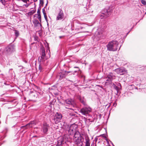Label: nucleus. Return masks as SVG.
<instances>
[{
    "label": "nucleus",
    "mask_w": 146,
    "mask_h": 146,
    "mask_svg": "<svg viewBox=\"0 0 146 146\" xmlns=\"http://www.w3.org/2000/svg\"><path fill=\"white\" fill-rule=\"evenodd\" d=\"M49 51L48 54V55H46L45 51L44 48H42L40 50V57H39L38 59V61L40 62L39 66V69L40 70V71L43 69V66L42 65V63L50 57V52L49 50Z\"/></svg>",
    "instance_id": "obj_1"
},
{
    "label": "nucleus",
    "mask_w": 146,
    "mask_h": 146,
    "mask_svg": "<svg viewBox=\"0 0 146 146\" xmlns=\"http://www.w3.org/2000/svg\"><path fill=\"white\" fill-rule=\"evenodd\" d=\"M105 26H99L94 34L93 38L94 39H96L99 40L103 38L104 33L105 32Z\"/></svg>",
    "instance_id": "obj_2"
},
{
    "label": "nucleus",
    "mask_w": 146,
    "mask_h": 146,
    "mask_svg": "<svg viewBox=\"0 0 146 146\" xmlns=\"http://www.w3.org/2000/svg\"><path fill=\"white\" fill-rule=\"evenodd\" d=\"M118 42L116 40L110 41L106 45L107 50L109 51H116L118 48Z\"/></svg>",
    "instance_id": "obj_3"
},
{
    "label": "nucleus",
    "mask_w": 146,
    "mask_h": 146,
    "mask_svg": "<svg viewBox=\"0 0 146 146\" xmlns=\"http://www.w3.org/2000/svg\"><path fill=\"white\" fill-rule=\"evenodd\" d=\"M106 80L105 82L106 85H109L112 84V81L115 78L114 74L112 72H110L107 74L105 78Z\"/></svg>",
    "instance_id": "obj_4"
},
{
    "label": "nucleus",
    "mask_w": 146,
    "mask_h": 146,
    "mask_svg": "<svg viewBox=\"0 0 146 146\" xmlns=\"http://www.w3.org/2000/svg\"><path fill=\"white\" fill-rule=\"evenodd\" d=\"M84 106V107L80 110V112L82 115L87 116L89 115V113L91 111V109L87 105Z\"/></svg>",
    "instance_id": "obj_5"
},
{
    "label": "nucleus",
    "mask_w": 146,
    "mask_h": 146,
    "mask_svg": "<svg viewBox=\"0 0 146 146\" xmlns=\"http://www.w3.org/2000/svg\"><path fill=\"white\" fill-rule=\"evenodd\" d=\"M112 11V9L110 7L108 9L105 8L102 11V15L100 16L103 17L105 18H106L111 15Z\"/></svg>",
    "instance_id": "obj_6"
},
{
    "label": "nucleus",
    "mask_w": 146,
    "mask_h": 146,
    "mask_svg": "<svg viewBox=\"0 0 146 146\" xmlns=\"http://www.w3.org/2000/svg\"><path fill=\"white\" fill-rule=\"evenodd\" d=\"M15 50V46L13 45H8L6 47L5 49V52L7 55L11 54Z\"/></svg>",
    "instance_id": "obj_7"
},
{
    "label": "nucleus",
    "mask_w": 146,
    "mask_h": 146,
    "mask_svg": "<svg viewBox=\"0 0 146 146\" xmlns=\"http://www.w3.org/2000/svg\"><path fill=\"white\" fill-rule=\"evenodd\" d=\"M68 134L70 135H73L74 133L76 131V126L74 124L71 125L70 126H68Z\"/></svg>",
    "instance_id": "obj_8"
},
{
    "label": "nucleus",
    "mask_w": 146,
    "mask_h": 146,
    "mask_svg": "<svg viewBox=\"0 0 146 146\" xmlns=\"http://www.w3.org/2000/svg\"><path fill=\"white\" fill-rule=\"evenodd\" d=\"M62 117V115L60 113H56L53 119L55 123L56 124L60 122Z\"/></svg>",
    "instance_id": "obj_9"
},
{
    "label": "nucleus",
    "mask_w": 146,
    "mask_h": 146,
    "mask_svg": "<svg viewBox=\"0 0 146 146\" xmlns=\"http://www.w3.org/2000/svg\"><path fill=\"white\" fill-rule=\"evenodd\" d=\"M50 128V126L49 124L46 123H44L42 125V127L43 133L45 134H47L48 131Z\"/></svg>",
    "instance_id": "obj_10"
},
{
    "label": "nucleus",
    "mask_w": 146,
    "mask_h": 146,
    "mask_svg": "<svg viewBox=\"0 0 146 146\" xmlns=\"http://www.w3.org/2000/svg\"><path fill=\"white\" fill-rule=\"evenodd\" d=\"M65 139L60 137L57 141L56 146H64L66 144Z\"/></svg>",
    "instance_id": "obj_11"
},
{
    "label": "nucleus",
    "mask_w": 146,
    "mask_h": 146,
    "mask_svg": "<svg viewBox=\"0 0 146 146\" xmlns=\"http://www.w3.org/2000/svg\"><path fill=\"white\" fill-rule=\"evenodd\" d=\"M64 16V15L63 11L62 9H60V11L56 18V20H62Z\"/></svg>",
    "instance_id": "obj_12"
},
{
    "label": "nucleus",
    "mask_w": 146,
    "mask_h": 146,
    "mask_svg": "<svg viewBox=\"0 0 146 146\" xmlns=\"http://www.w3.org/2000/svg\"><path fill=\"white\" fill-rule=\"evenodd\" d=\"M34 125V121L31 122L27 124L25 126H21V129L24 128L25 129H27V128L32 127Z\"/></svg>",
    "instance_id": "obj_13"
},
{
    "label": "nucleus",
    "mask_w": 146,
    "mask_h": 146,
    "mask_svg": "<svg viewBox=\"0 0 146 146\" xmlns=\"http://www.w3.org/2000/svg\"><path fill=\"white\" fill-rule=\"evenodd\" d=\"M83 138L82 137H78L77 138H74V140L75 143L77 145H79L81 143L82 144L81 145L82 146L83 143Z\"/></svg>",
    "instance_id": "obj_14"
},
{
    "label": "nucleus",
    "mask_w": 146,
    "mask_h": 146,
    "mask_svg": "<svg viewBox=\"0 0 146 146\" xmlns=\"http://www.w3.org/2000/svg\"><path fill=\"white\" fill-rule=\"evenodd\" d=\"M65 103L67 105H69L72 106H74V101L71 99H68L66 100Z\"/></svg>",
    "instance_id": "obj_15"
},
{
    "label": "nucleus",
    "mask_w": 146,
    "mask_h": 146,
    "mask_svg": "<svg viewBox=\"0 0 146 146\" xmlns=\"http://www.w3.org/2000/svg\"><path fill=\"white\" fill-rule=\"evenodd\" d=\"M58 76L60 77V80L62 79L65 78L66 76L64 70H62L61 72H60L58 74Z\"/></svg>",
    "instance_id": "obj_16"
},
{
    "label": "nucleus",
    "mask_w": 146,
    "mask_h": 146,
    "mask_svg": "<svg viewBox=\"0 0 146 146\" xmlns=\"http://www.w3.org/2000/svg\"><path fill=\"white\" fill-rule=\"evenodd\" d=\"M115 71L117 74L123 75L124 72V70L123 68H118L115 70Z\"/></svg>",
    "instance_id": "obj_17"
},
{
    "label": "nucleus",
    "mask_w": 146,
    "mask_h": 146,
    "mask_svg": "<svg viewBox=\"0 0 146 146\" xmlns=\"http://www.w3.org/2000/svg\"><path fill=\"white\" fill-rule=\"evenodd\" d=\"M33 22L35 26L37 27L39 25L41 28L42 27V25L38 21L37 19H33Z\"/></svg>",
    "instance_id": "obj_18"
},
{
    "label": "nucleus",
    "mask_w": 146,
    "mask_h": 146,
    "mask_svg": "<svg viewBox=\"0 0 146 146\" xmlns=\"http://www.w3.org/2000/svg\"><path fill=\"white\" fill-rule=\"evenodd\" d=\"M87 117L86 118L84 117V119L85 121V123H86V124L87 125H89L90 124V123L92 121V120H91L90 119H87Z\"/></svg>",
    "instance_id": "obj_19"
},
{
    "label": "nucleus",
    "mask_w": 146,
    "mask_h": 146,
    "mask_svg": "<svg viewBox=\"0 0 146 146\" xmlns=\"http://www.w3.org/2000/svg\"><path fill=\"white\" fill-rule=\"evenodd\" d=\"M74 138H77L81 137L80 132L78 131H76L74 133Z\"/></svg>",
    "instance_id": "obj_20"
},
{
    "label": "nucleus",
    "mask_w": 146,
    "mask_h": 146,
    "mask_svg": "<svg viewBox=\"0 0 146 146\" xmlns=\"http://www.w3.org/2000/svg\"><path fill=\"white\" fill-rule=\"evenodd\" d=\"M79 99L80 102L84 106L86 105L85 100L84 99V98L81 96L79 97Z\"/></svg>",
    "instance_id": "obj_21"
},
{
    "label": "nucleus",
    "mask_w": 146,
    "mask_h": 146,
    "mask_svg": "<svg viewBox=\"0 0 146 146\" xmlns=\"http://www.w3.org/2000/svg\"><path fill=\"white\" fill-rule=\"evenodd\" d=\"M112 86H113V88L115 90L117 91V93H118L121 90L120 89V88L119 87H118L117 86H116V85L114 83H112Z\"/></svg>",
    "instance_id": "obj_22"
},
{
    "label": "nucleus",
    "mask_w": 146,
    "mask_h": 146,
    "mask_svg": "<svg viewBox=\"0 0 146 146\" xmlns=\"http://www.w3.org/2000/svg\"><path fill=\"white\" fill-rule=\"evenodd\" d=\"M40 10L39 9H38L37 12L38 16L37 17L39 19L40 21L41 22V16L40 15Z\"/></svg>",
    "instance_id": "obj_23"
},
{
    "label": "nucleus",
    "mask_w": 146,
    "mask_h": 146,
    "mask_svg": "<svg viewBox=\"0 0 146 146\" xmlns=\"http://www.w3.org/2000/svg\"><path fill=\"white\" fill-rule=\"evenodd\" d=\"M86 142L85 146H90V140L87 138L86 139Z\"/></svg>",
    "instance_id": "obj_24"
},
{
    "label": "nucleus",
    "mask_w": 146,
    "mask_h": 146,
    "mask_svg": "<svg viewBox=\"0 0 146 146\" xmlns=\"http://www.w3.org/2000/svg\"><path fill=\"white\" fill-rule=\"evenodd\" d=\"M36 12V10H32L31 11L28 12V14L29 15L31 16L32 15Z\"/></svg>",
    "instance_id": "obj_25"
},
{
    "label": "nucleus",
    "mask_w": 146,
    "mask_h": 146,
    "mask_svg": "<svg viewBox=\"0 0 146 146\" xmlns=\"http://www.w3.org/2000/svg\"><path fill=\"white\" fill-rule=\"evenodd\" d=\"M19 31L17 30H15V35L16 37H18L19 36Z\"/></svg>",
    "instance_id": "obj_26"
},
{
    "label": "nucleus",
    "mask_w": 146,
    "mask_h": 146,
    "mask_svg": "<svg viewBox=\"0 0 146 146\" xmlns=\"http://www.w3.org/2000/svg\"><path fill=\"white\" fill-rule=\"evenodd\" d=\"M65 72V73L66 75V76L68 75V74L70 73H72V72L70 71H66L64 70Z\"/></svg>",
    "instance_id": "obj_27"
},
{
    "label": "nucleus",
    "mask_w": 146,
    "mask_h": 146,
    "mask_svg": "<svg viewBox=\"0 0 146 146\" xmlns=\"http://www.w3.org/2000/svg\"><path fill=\"white\" fill-rule=\"evenodd\" d=\"M40 4L41 6H42L44 4V1L42 0H40Z\"/></svg>",
    "instance_id": "obj_28"
},
{
    "label": "nucleus",
    "mask_w": 146,
    "mask_h": 146,
    "mask_svg": "<svg viewBox=\"0 0 146 146\" xmlns=\"http://www.w3.org/2000/svg\"><path fill=\"white\" fill-rule=\"evenodd\" d=\"M141 2L144 5H146V1H145L144 0H142L141 1Z\"/></svg>",
    "instance_id": "obj_29"
},
{
    "label": "nucleus",
    "mask_w": 146,
    "mask_h": 146,
    "mask_svg": "<svg viewBox=\"0 0 146 146\" xmlns=\"http://www.w3.org/2000/svg\"><path fill=\"white\" fill-rule=\"evenodd\" d=\"M116 85L118 87H119L120 88V89L121 90V84L119 82H118L116 84Z\"/></svg>",
    "instance_id": "obj_30"
},
{
    "label": "nucleus",
    "mask_w": 146,
    "mask_h": 146,
    "mask_svg": "<svg viewBox=\"0 0 146 146\" xmlns=\"http://www.w3.org/2000/svg\"><path fill=\"white\" fill-rule=\"evenodd\" d=\"M0 2H1L2 4L4 5L5 4V0H0Z\"/></svg>",
    "instance_id": "obj_31"
},
{
    "label": "nucleus",
    "mask_w": 146,
    "mask_h": 146,
    "mask_svg": "<svg viewBox=\"0 0 146 146\" xmlns=\"http://www.w3.org/2000/svg\"><path fill=\"white\" fill-rule=\"evenodd\" d=\"M33 96L35 97H36V98L37 97V94H36V92H33Z\"/></svg>",
    "instance_id": "obj_32"
},
{
    "label": "nucleus",
    "mask_w": 146,
    "mask_h": 146,
    "mask_svg": "<svg viewBox=\"0 0 146 146\" xmlns=\"http://www.w3.org/2000/svg\"><path fill=\"white\" fill-rule=\"evenodd\" d=\"M42 13H43V14H46V11L45 9V7L42 9Z\"/></svg>",
    "instance_id": "obj_33"
},
{
    "label": "nucleus",
    "mask_w": 146,
    "mask_h": 146,
    "mask_svg": "<svg viewBox=\"0 0 146 146\" xmlns=\"http://www.w3.org/2000/svg\"><path fill=\"white\" fill-rule=\"evenodd\" d=\"M22 1L25 3H27V2H29V0H22Z\"/></svg>",
    "instance_id": "obj_34"
},
{
    "label": "nucleus",
    "mask_w": 146,
    "mask_h": 146,
    "mask_svg": "<svg viewBox=\"0 0 146 146\" xmlns=\"http://www.w3.org/2000/svg\"><path fill=\"white\" fill-rule=\"evenodd\" d=\"M76 72H78V70H75L73 72H72L71 74H73V75H74L75 73H76Z\"/></svg>",
    "instance_id": "obj_35"
},
{
    "label": "nucleus",
    "mask_w": 146,
    "mask_h": 146,
    "mask_svg": "<svg viewBox=\"0 0 146 146\" xmlns=\"http://www.w3.org/2000/svg\"><path fill=\"white\" fill-rule=\"evenodd\" d=\"M74 68H77L78 69V71H81V70H80V69L77 66H75L74 67Z\"/></svg>",
    "instance_id": "obj_36"
},
{
    "label": "nucleus",
    "mask_w": 146,
    "mask_h": 146,
    "mask_svg": "<svg viewBox=\"0 0 146 146\" xmlns=\"http://www.w3.org/2000/svg\"><path fill=\"white\" fill-rule=\"evenodd\" d=\"M43 15H44V18L47 17V16H46V14H43Z\"/></svg>",
    "instance_id": "obj_37"
},
{
    "label": "nucleus",
    "mask_w": 146,
    "mask_h": 146,
    "mask_svg": "<svg viewBox=\"0 0 146 146\" xmlns=\"http://www.w3.org/2000/svg\"><path fill=\"white\" fill-rule=\"evenodd\" d=\"M43 15H44V18L47 17V16H46V14H43Z\"/></svg>",
    "instance_id": "obj_38"
},
{
    "label": "nucleus",
    "mask_w": 146,
    "mask_h": 146,
    "mask_svg": "<svg viewBox=\"0 0 146 146\" xmlns=\"http://www.w3.org/2000/svg\"><path fill=\"white\" fill-rule=\"evenodd\" d=\"M117 105V104L116 103H114L113 104V106H115Z\"/></svg>",
    "instance_id": "obj_39"
},
{
    "label": "nucleus",
    "mask_w": 146,
    "mask_h": 146,
    "mask_svg": "<svg viewBox=\"0 0 146 146\" xmlns=\"http://www.w3.org/2000/svg\"><path fill=\"white\" fill-rule=\"evenodd\" d=\"M106 106H108V108L110 107V104H109L108 105H107Z\"/></svg>",
    "instance_id": "obj_40"
},
{
    "label": "nucleus",
    "mask_w": 146,
    "mask_h": 146,
    "mask_svg": "<svg viewBox=\"0 0 146 146\" xmlns=\"http://www.w3.org/2000/svg\"><path fill=\"white\" fill-rule=\"evenodd\" d=\"M45 19L46 20V21L47 22H48V20H47V17L46 18H45Z\"/></svg>",
    "instance_id": "obj_41"
},
{
    "label": "nucleus",
    "mask_w": 146,
    "mask_h": 146,
    "mask_svg": "<svg viewBox=\"0 0 146 146\" xmlns=\"http://www.w3.org/2000/svg\"><path fill=\"white\" fill-rule=\"evenodd\" d=\"M29 4H27L26 5H25V6L27 7L29 6Z\"/></svg>",
    "instance_id": "obj_42"
},
{
    "label": "nucleus",
    "mask_w": 146,
    "mask_h": 146,
    "mask_svg": "<svg viewBox=\"0 0 146 146\" xmlns=\"http://www.w3.org/2000/svg\"><path fill=\"white\" fill-rule=\"evenodd\" d=\"M63 37V36H59V38H60H60H62Z\"/></svg>",
    "instance_id": "obj_43"
},
{
    "label": "nucleus",
    "mask_w": 146,
    "mask_h": 146,
    "mask_svg": "<svg viewBox=\"0 0 146 146\" xmlns=\"http://www.w3.org/2000/svg\"><path fill=\"white\" fill-rule=\"evenodd\" d=\"M13 70V69H9V72H10V71H11V70Z\"/></svg>",
    "instance_id": "obj_44"
},
{
    "label": "nucleus",
    "mask_w": 146,
    "mask_h": 146,
    "mask_svg": "<svg viewBox=\"0 0 146 146\" xmlns=\"http://www.w3.org/2000/svg\"><path fill=\"white\" fill-rule=\"evenodd\" d=\"M37 0H33L34 2H36L37 1Z\"/></svg>",
    "instance_id": "obj_45"
},
{
    "label": "nucleus",
    "mask_w": 146,
    "mask_h": 146,
    "mask_svg": "<svg viewBox=\"0 0 146 146\" xmlns=\"http://www.w3.org/2000/svg\"><path fill=\"white\" fill-rule=\"evenodd\" d=\"M36 15V14H35V15H34L33 16L34 17H35V15Z\"/></svg>",
    "instance_id": "obj_46"
},
{
    "label": "nucleus",
    "mask_w": 146,
    "mask_h": 146,
    "mask_svg": "<svg viewBox=\"0 0 146 146\" xmlns=\"http://www.w3.org/2000/svg\"><path fill=\"white\" fill-rule=\"evenodd\" d=\"M47 25L48 26V22H47Z\"/></svg>",
    "instance_id": "obj_47"
},
{
    "label": "nucleus",
    "mask_w": 146,
    "mask_h": 146,
    "mask_svg": "<svg viewBox=\"0 0 146 146\" xmlns=\"http://www.w3.org/2000/svg\"><path fill=\"white\" fill-rule=\"evenodd\" d=\"M121 46H120L119 48V49H120V48Z\"/></svg>",
    "instance_id": "obj_48"
},
{
    "label": "nucleus",
    "mask_w": 146,
    "mask_h": 146,
    "mask_svg": "<svg viewBox=\"0 0 146 146\" xmlns=\"http://www.w3.org/2000/svg\"><path fill=\"white\" fill-rule=\"evenodd\" d=\"M101 114H100V115H100V116H101Z\"/></svg>",
    "instance_id": "obj_49"
},
{
    "label": "nucleus",
    "mask_w": 146,
    "mask_h": 146,
    "mask_svg": "<svg viewBox=\"0 0 146 146\" xmlns=\"http://www.w3.org/2000/svg\"><path fill=\"white\" fill-rule=\"evenodd\" d=\"M80 28L81 29H82V28Z\"/></svg>",
    "instance_id": "obj_50"
},
{
    "label": "nucleus",
    "mask_w": 146,
    "mask_h": 146,
    "mask_svg": "<svg viewBox=\"0 0 146 146\" xmlns=\"http://www.w3.org/2000/svg\"><path fill=\"white\" fill-rule=\"evenodd\" d=\"M47 3L46 4V5H47Z\"/></svg>",
    "instance_id": "obj_51"
},
{
    "label": "nucleus",
    "mask_w": 146,
    "mask_h": 146,
    "mask_svg": "<svg viewBox=\"0 0 146 146\" xmlns=\"http://www.w3.org/2000/svg\"><path fill=\"white\" fill-rule=\"evenodd\" d=\"M101 19H102V18H103V17H101Z\"/></svg>",
    "instance_id": "obj_52"
},
{
    "label": "nucleus",
    "mask_w": 146,
    "mask_h": 146,
    "mask_svg": "<svg viewBox=\"0 0 146 146\" xmlns=\"http://www.w3.org/2000/svg\"><path fill=\"white\" fill-rule=\"evenodd\" d=\"M113 146H115L114 145H113Z\"/></svg>",
    "instance_id": "obj_53"
}]
</instances>
